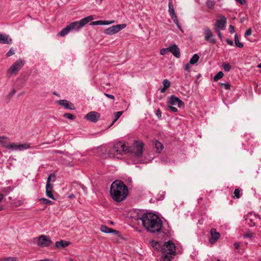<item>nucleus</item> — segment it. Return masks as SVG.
Instances as JSON below:
<instances>
[{"label": "nucleus", "instance_id": "10", "mask_svg": "<svg viewBox=\"0 0 261 261\" xmlns=\"http://www.w3.org/2000/svg\"><path fill=\"white\" fill-rule=\"evenodd\" d=\"M205 40L211 44L216 43V40L215 38L214 35L211 30L208 27H205L203 31Z\"/></svg>", "mask_w": 261, "mask_h": 261}, {"label": "nucleus", "instance_id": "18", "mask_svg": "<svg viewBox=\"0 0 261 261\" xmlns=\"http://www.w3.org/2000/svg\"><path fill=\"white\" fill-rule=\"evenodd\" d=\"M12 39L9 35L0 34V43L10 44Z\"/></svg>", "mask_w": 261, "mask_h": 261}, {"label": "nucleus", "instance_id": "40", "mask_svg": "<svg viewBox=\"0 0 261 261\" xmlns=\"http://www.w3.org/2000/svg\"><path fill=\"white\" fill-rule=\"evenodd\" d=\"M168 51V47L167 48H162L160 50V54L162 55H165Z\"/></svg>", "mask_w": 261, "mask_h": 261}, {"label": "nucleus", "instance_id": "31", "mask_svg": "<svg viewBox=\"0 0 261 261\" xmlns=\"http://www.w3.org/2000/svg\"><path fill=\"white\" fill-rule=\"evenodd\" d=\"M222 67L225 71H229L231 69V65L228 63H223L222 64Z\"/></svg>", "mask_w": 261, "mask_h": 261}, {"label": "nucleus", "instance_id": "47", "mask_svg": "<svg viewBox=\"0 0 261 261\" xmlns=\"http://www.w3.org/2000/svg\"><path fill=\"white\" fill-rule=\"evenodd\" d=\"M216 30L217 31L218 37H219V38L220 39H221L222 38V35L220 31L221 30Z\"/></svg>", "mask_w": 261, "mask_h": 261}, {"label": "nucleus", "instance_id": "26", "mask_svg": "<svg viewBox=\"0 0 261 261\" xmlns=\"http://www.w3.org/2000/svg\"><path fill=\"white\" fill-rule=\"evenodd\" d=\"M199 59V56L198 54H195L190 60V64L194 65L196 63Z\"/></svg>", "mask_w": 261, "mask_h": 261}, {"label": "nucleus", "instance_id": "32", "mask_svg": "<svg viewBox=\"0 0 261 261\" xmlns=\"http://www.w3.org/2000/svg\"><path fill=\"white\" fill-rule=\"evenodd\" d=\"M40 201L44 204H52L53 202L45 198H42L40 199Z\"/></svg>", "mask_w": 261, "mask_h": 261}, {"label": "nucleus", "instance_id": "44", "mask_svg": "<svg viewBox=\"0 0 261 261\" xmlns=\"http://www.w3.org/2000/svg\"><path fill=\"white\" fill-rule=\"evenodd\" d=\"M105 95L106 97H107L108 98H109L110 99H114V96L113 95H111V94H107V93H105Z\"/></svg>", "mask_w": 261, "mask_h": 261}, {"label": "nucleus", "instance_id": "30", "mask_svg": "<svg viewBox=\"0 0 261 261\" xmlns=\"http://www.w3.org/2000/svg\"><path fill=\"white\" fill-rule=\"evenodd\" d=\"M224 75L222 71L218 72L214 77V80L215 81H218L219 80L221 79Z\"/></svg>", "mask_w": 261, "mask_h": 261}, {"label": "nucleus", "instance_id": "2", "mask_svg": "<svg viewBox=\"0 0 261 261\" xmlns=\"http://www.w3.org/2000/svg\"><path fill=\"white\" fill-rule=\"evenodd\" d=\"M140 219L142 221V225L147 231L152 233L161 232L163 222L156 215L151 213H145L140 218Z\"/></svg>", "mask_w": 261, "mask_h": 261}, {"label": "nucleus", "instance_id": "17", "mask_svg": "<svg viewBox=\"0 0 261 261\" xmlns=\"http://www.w3.org/2000/svg\"><path fill=\"white\" fill-rule=\"evenodd\" d=\"M168 51L172 54L176 58H179L180 53L179 48L176 44H172L168 47Z\"/></svg>", "mask_w": 261, "mask_h": 261}, {"label": "nucleus", "instance_id": "25", "mask_svg": "<svg viewBox=\"0 0 261 261\" xmlns=\"http://www.w3.org/2000/svg\"><path fill=\"white\" fill-rule=\"evenodd\" d=\"M150 244L151 246L156 250H159L160 249L161 250V248L163 245H161L159 242L155 241H151L150 242Z\"/></svg>", "mask_w": 261, "mask_h": 261}, {"label": "nucleus", "instance_id": "48", "mask_svg": "<svg viewBox=\"0 0 261 261\" xmlns=\"http://www.w3.org/2000/svg\"><path fill=\"white\" fill-rule=\"evenodd\" d=\"M222 85L224 86L226 89L228 90L230 89V85L228 83L222 84Z\"/></svg>", "mask_w": 261, "mask_h": 261}, {"label": "nucleus", "instance_id": "45", "mask_svg": "<svg viewBox=\"0 0 261 261\" xmlns=\"http://www.w3.org/2000/svg\"><path fill=\"white\" fill-rule=\"evenodd\" d=\"M170 17L173 20V22L178 19L176 14L171 15Z\"/></svg>", "mask_w": 261, "mask_h": 261}, {"label": "nucleus", "instance_id": "33", "mask_svg": "<svg viewBox=\"0 0 261 261\" xmlns=\"http://www.w3.org/2000/svg\"><path fill=\"white\" fill-rule=\"evenodd\" d=\"M208 7L212 8L215 5V1L214 0H207L206 3Z\"/></svg>", "mask_w": 261, "mask_h": 261}, {"label": "nucleus", "instance_id": "27", "mask_svg": "<svg viewBox=\"0 0 261 261\" xmlns=\"http://www.w3.org/2000/svg\"><path fill=\"white\" fill-rule=\"evenodd\" d=\"M168 7H169L168 12L169 13L170 16L175 14V13L174 12L173 5L171 1H169V2Z\"/></svg>", "mask_w": 261, "mask_h": 261}, {"label": "nucleus", "instance_id": "50", "mask_svg": "<svg viewBox=\"0 0 261 261\" xmlns=\"http://www.w3.org/2000/svg\"><path fill=\"white\" fill-rule=\"evenodd\" d=\"M226 42L228 44L230 45H232L233 44V41L230 39H227Z\"/></svg>", "mask_w": 261, "mask_h": 261}, {"label": "nucleus", "instance_id": "24", "mask_svg": "<svg viewBox=\"0 0 261 261\" xmlns=\"http://www.w3.org/2000/svg\"><path fill=\"white\" fill-rule=\"evenodd\" d=\"M69 244V242L63 240H61L60 241H57L55 243V246L57 248L59 247H65L68 246Z\"/></svg>", "mask_w": 261, "mask_h": 261}, {"label": "nucleus", "instance_id": "59", "mask_svg": "<svg viewBox=\"0 0 261 261\" xmlns=\"http://www.w3.org/2000/svg\"><path fill=\"white\" fill-rule=\"evenodd\" d=\"M163 198H163H159V199L162 200Z\"/></svg>", "mask_w": 261, "mask_h": 261}, {"label": "nucleus", "instance_id": "1", "mask_svg": "<svg viewBox=\"0 0 261 261\" xmlns=\"http://www.w3.org/2000/svg\"><path fill=\"white\" fill-rule=\"evenodd\" d=\"M144 143L139 140H136L134 142L133 146L130 147L121 142H119L114 145L113 147L108 151V155L110 158H115L114 152L117 154H126L130 152L132 156L135 157L139 161L144 164L148 163L153 159V156H150L148 159H141L140 158L142 154Z\"/></svg>", "mask_w": 261, "mask_h": 261}, {"label": "nucleus", "instance_id": "38", "mask_svg": "<svg viewBox=\"0 0 261 261\" xmlns=\"http://www.w3.org/2000/svg\"><path fill=\"white\" fill-rule=\"evenodd\" d=\"M252 34V30L251 28L248 29L245 33L244 36L247 38L248 36L251 35Z\"/></svg>", "mask_w": 261, "mask_h": 261}, {"label": "nucleus", "instance_id": "46", "mask_svg": "<svg viewBox=\"0 0 261 261\" xmlns=\"http://www.w3.org/2000/svg\"><path fill=\"white\" fill-rule=\"evenodd\" d=\"M191 64H190V62L188 64H187L185 67V70H186V71H189L190 68V65Z\"/></svg>", "mask_w": 261, "mask_h": 261}, {"label": "nucleus", "instance_id": "37", "mask_svg": "<svg viewBox=\"0 0 261 261\" xmlns=\"http://www.w3.org/2000/svg\"><path fill=\"white\" fill-rule=\"evenodd\" d=\"M102 20H97L95 21H92L90 23L91 25H101Z\"/></svg>", "mask_w": 261, "mask_h": 261}, {"label": "nucleus", "instance_id": "29", "mask_svg": "<svg viewBox=\"0 0 261 261\" xmlns=\"http://www.w3.org/2000/svg\"><path fill=\"white\" fill-rule=\"evenodd\" d=\"M234 42L236 45L237 47H239L240 48H242L243 47V44L242 43L240 42L239 41V37L237 34H236L234 35Z\"/></svg>", "mask_w": 261, "mask_h": 261}, {"label": "nucleus", "instance_id": "51", "mask_svg": "<svg viewBox=\"0 0 261 261\" xmlns=\"http://www.w3.org/2000/svg\"><path fill=\"white\" fill-rule=\"evenodd\" d=\"M239 243H237V242H236L234 243V248L236 249H239Z\"/></svg>", "mask_w": 261, "mask_h": 261}, {"label": "nucleus", "instance_id": "15", "mask_svg": "<svg viewBox=\"0 0 261 261\" xmlns=\"http://www.w3.org/2000/svg\"><path fill=\"white\" fill-rule=\"evenodd\" d=\"M53 185L50 184V177L48 178L46 185V195L48 197L53 200H55V198L53 193Z\"/></svg>", "mask_w": 261, "mask_h": 261}, {"label": "nucleus", "instance_id": "39", "mask_svg": "<svg viewBox=\"0 0 261 261\" xmlns=\"http://www.w3.org/2000/svg\"><path fill=\"white\" fill-rule=\"evenodd\" d=\"M115 21L114 20L112 21H108V20H102L101 25H108L111 23H114Z\"/></svg>", "mask_w": 261, "mask_h": 261}, {"label": "nucleus", "instance_id": "43", "mask_svg": "<svg viewBox=\"0 0 261 261\" xmlns=\"http://www.w3.org/2000/svg\"><path fill=\"white\" fill-rule=\"evenodd\" d=\"M229 30L230 33H233L234 32V27L232 25H229Z\"/></svg>", "mask_w": 261, "mask_h": 261}, {"label": "nucleus", "instance_id": "6", "mask_svg": "<svg viewBox=\"0 0 261 261\" xmlns=\"http://www.w3.org/2000/svg\"><path fill=\"white\" fill-rule=\"evenodd\" d=\"M49 237L42 234L36 238V243L39 247L44 248L48 247L51 243Z\"/></svg>", "mask_w": 261, "mask_h": 261}, {"label": "nucleus", "instance_id": "4", "mask_svg": "<svg viewBox=\"0 0 261 261\" xmlns=\"http://www.w3.org/2000/svg\"><path fill=\"white\" fill-rule=\"evenodd\" d=\"M93 19V16L90 15L82 19L80 21H74L63 29L61 32L59 33L58 36L64 37L70 32L78 31L85 24L92 21Z\"/></svg>", "mask_w": 261, "mask_h": 261}, {"label": "nucleus", "instance_id": "20", "mask_svg": "<svg viewBox=\"0 0 261 261\" xmlns=\"http://www.w3.org/2000/svg\"><path fill=\"white\" fill-rule=\"evenodd\" d=\"M0 145L6 148L11 149L12 144L10 143L8 139L4 137H0Z\"/></svg>", "mask_w": 261, "mask_h": 261}, {"label": "nucleus", "instance_id": "28", "mask_svg": "<svg viewBox=\"0 0 261 261\" xmlns=\"http://www.w3.org/2000/svg\"><path fill=\"white\" fill-rule=\"evenodd\" d=\"M123 112L119 111L114 113V119L112 122V125L122 115Z\"/></svg>", "mask_w": 261, "mask_h": 261}, {"label": "nucleus", "instance_id": "41", "mask_svg": "<svg viewBox=\"0 0 261 261\" xmlns=\"http://www.w3.org/2000/svg\"><path fill=\"white\" fill-rule=\"evenodd\" d=\"M169 108L174 113H175L177 111V109L174 107L173 106H168Z\"/></svg>", "mask_w": 261, "mask_h": 261}, {"label": "nucleus", "instance_id": "3", "mask_svg": "<svg viewBox=\"0 0 261 261\" xmlns=\"http://www.w3.org/2000/svg\"><path fill=\"white\" fill-rule=\"evenodd\" d=\"M110 192V195L114 201L121 202L126 198L128 189L123 182L120 180H116L112 184Z\"/></svg>", "mask_w": 261, "mask_h": 261}, {"label": "nucleus", "instance_id": "21", "mask_svg": "<svg viewBox=\"0 0 261 261\" xmlns=\"http://www.w3.org/2000/svg\"><path fill=\"white\" fill-rule=\"evenodd\" d=\"M153 145L156 149V152L161 153L164 148L163 145L156 140H154L152 141Z\"/></svg>", "mask_w": 261, "mask_h": 261}, {"label": "nucleus", "instance_id": "9", "mask_svg": "<svg viewBox=\"0 0 261 261\" xmlns=\"http://www.w3.org/2000/svg\"><path fill=\"white\" fill-rule=\"evenodd\" d=\"M126 26V24L115 25L106 29L104 32L106 34L112 35L124 29Z\"/></svg>", "mask_w": 261, "mask_h": 261}, {"label": "nucleus", "instance_id": "36", "mask_svg": "<svg viewBox=\"0 0 261 261\" xmlns=\"http://www.w3.org/2000/svg\"><path fill=\"white\" fill-rule=\"evenodd\" d=\"M234 198H239L240 197V191L238 189H236L234 191Z\"/></svg>", "mask_w": 261, "mask_h": 261}, {"label": "nucleus", "instance_id": "35", "mask_svg": "<svg viewBox=\"0 0 261 261\" xmlns=\"http://www.w3.org/2000/svg\"><path fill=\"white\" fill-rule=\"evenodd\" d=\"M64 116L66 118H68L69 119H73L74 118V116L73 115H72L70 113H65L64 114Z\"/></svg>", "mask_w": 261, "mask_h": 261}, {"label": "nucleus", "instance_id": "14", "mask_svg": "<svg viewBox=\"0 0 261 261\" xmlns=\"http://www.w3.org/2000/svg\"><path fill=\"white\" fill-rule=\"evenodd\" d=\"M211 237L209 241L211 244L215 243L220 237L219 232H217L215 228H212L210 230Z\"/></svg>", "mask_w": 261, "mask_h": 261}, {"label": "nucleus", "instance_id": "12", "mask_svg": "<svg viewBox=\"0 0 261 261\" xmlns=\"http://www.w3.org/2000/svg\"><path fill=\"white\" fill-rule=\"evenodd\" d=\"M177 105L179 108H181L184 106V102L181 100L177 97L174 96L173 95L171 96L168 100L167 105L168 106H174Z\"/></svg>", "mask_w": 261, "mask_h": 261}, {"label": "nucleus", "instance_id": "5", "mask_svg": "<svg viewBox=\"0 0 261 261\" xmlns=\"http://www.w3.org/2000/svg\"><path fill=\"white\" fill-rule=\"evenodd\" d=\"M161 252L163 254L162 257L163 261H170L175 253L174 244L171 241L165 242L161 248Z\"/></svg>", "mask_w": 261, "mask_h": 261}, {"label": "nucleus", "instance_id": "56", "mask_svg": "<svg viewBox=\"0 0 261 261\" xmlns=\"http://www.w3.org/2000/svg\"><path fill=\"white\" fill-rule=\"evenodd\" d=\"M3 197H4L3 194L0 193V201H1V200L3 199Z\"/></svg>", "mask_w": 261, "mask_h": 261}, {"label": "nucleus", "instance_id": "34", "mask_svg": "<svg viewBox=\"0 0 261 261\" xmlns=\"http://www.w3.org/2000/svg\"><path fill=\"white\" fill-rule=\"evenodd\" d=\"M15 54V50L12 48H10V49L7 53L6 56L9 57L11 56L12 55Z\"/></svg>", "mask_w": 261, "mask_h": 261}, {"label": "nucleus", "instance_id": "57", "mask_svg": "<svg viewBox=\"0 0 261 261\" xmlns=\"http://www.w3.org/2000/svg\"><path fill=\"white\" fill-rule=\"evenodd\" d=\"M257 67L258 68H261V63L259 64L258 65H257Z\"/></svg>", "mask_w": 261, "mask_h": 261}, {"label": "nucleus", "instance_id": "49", "mask_svg": "<svg viewBox=\"0 0 261 261\" xmlns=\"http://www.w3.org/2000/svg\"><path fill=\"white\" fill-rule=\"evenodd\" d=\"M235 1L241 5H243L246 3L245 0H235Z\"/></svg>", "mask_w": 261, "mask_h": 261}, {"label": "nucleus", "instance_id": "55", "mask_svg": "<svg viewBox=\"0 0 261 261\" xmlns=\"http://www.w3.org/2000/svg\"><path fill=\"white\" fill-rule=\"evenodd\" d=\"M174 22L175 23L176 25H178V24L179 23L178 19L174 21Z\"/></svg>", "mask_w": 261, "mask_h": 261}, {"label": "nucleus", "instance_id": "42", "mask_svg": "<svg viewBox=\"0 0 261 261\" xmlns=\"http://www.w3.org/2000/svg\"><path fill=\"white\" fill-rule=\"evenodd\" d=\"M156 116L159 118H160L161 117V116H162V113H161V111L158 109L156 111V113H155Z\"/></svg>", "mask_w": 261, "mask_h": 261}, {"label": "nucleus", "instance_id": "19", "mask_svg": "<svg viewBox=\"0 0 261 261\" xmlns=\"http://www.w3.org/2000/svg\"><path fill=\"white\" fill-rule=\"evenodd\" d=\"M58 103L64 108L70 110L74 109L73 104L67 100H60L58 101Z\"/></svg>", "mask_w": 261, "mask_h": 261}, {"label": "nucleus", "instance_id": "7", "mask_svg": "<svg viewBox=\"0 0 261 261\" xmlns=\"http://www.w3.org/2000/svg\"><path fill=\"white\" fill-rule=\"evenodd\" d=\"M25 62L23 60L19 59L14 63L9 68V72L12 74L15 75L21 69L24 65Z\"/></svg>", "mask_w": 261, "mask_h": 261}, {"label": "nucleus", "instance_id": "23", "mask_svg": "<svg viewBox=\"0 0 261 261\" xmlns=\"http://www.w3.org/2000/svg\"><path fill=\"white\" fill-rule=\"evenodd\" d=\"M163 87L160 90L161 93H164L167 90L170 86V83L168 80L165 79L163 81Z\"/></svg>", "mask_w": 261, "mask_h": 261}, {"label": "nucleus", "instance_id": "54", "mask_svg": "<svg viewBox=\"0 0 261 261\" xmlns=\"http://www.w3.org/2000/svg\"><path fill=\"white\" fill-rule=\"evenodd\" d=\"M55 175L54 174H51L49 175V176H48V178L50 177V180L51 177H55Z\"/></svg>", "mask_w": 261, "mask_h": 261}, {"label": "nucleus", "instance_id": "60", "mask_svg": "<svg viewBox=\"0 0 261 261\" xmlns=\"http://www.w3.org/2000/svg\"><path fill=\"white\" fill-rule=\"evenodd\" d=\"M100 2H102L103 0H100Z\"/></svg>", "mask_w": 261, "mask_h": 261}, {"label": "nucleus", "instance_id": "58", "mask_svg": "<svg viewBox=\"0 0 261 261\" xmlns=\"http://www.w3.org/2000/svg\"><path fill=\"white\" fill-rule=\"evenodd\" d=\"M73 196V195H70V198L72 197Z\"/></svg>", "mask_w": 261, "mask_h": 261}, {"label": "nucleus", "instance_id": "16", "mask_svg": "<svg viewBox=\"0 0 261 261\" xmlns=\"http://www.w3.org/2000/svg\"><path fill=\"white\" fill-rule=\"evenodd\" d=\"M11 149L12 150H19L22 151L23 150L30 148V144L29 143H23V144H12Z\"/></svg>", "mask_w": 261, "mask_h": 261}, {"label": "nucleus", "instance_id": "22", "mask_svg": "<svg viewBox=\"0 0 261 261\" xmlns=\"http://www.w3.org/2000/svg\"><path fill=\"white\" fill-rule=\"evenodd\" d=\"M100 230L102 232L107 233H118V231L117 230L113 229H112L110 227H108L105 225H102L100 227Z\"/></svg>", "mask_w": 261, "mask_h": 261}, {"label": "nucleus", "instance_id": "61", "mask_svg": "<svg viewBox=\"0 0 261 261\" xmlns=\"http://www.w3.org/2000/svg\"><path fill=\"white\" fill-rule=\"evenodd\" d=\"M217 261H220L219 259L217 260Z\"/></svg>", "mask_w": 261, "mask_h": 261}, {"label": "nucleus", "instance_id": "53", "mask_svg": "<svg viewBox=\"0 0 261 261\" xmlns=\"http://www.w3.org/2000/svg\"><path fill=\"white\" fill-rule=\"evenodd\" d=\"M176 26H177V28L179 29V30H180V31H181V32H184V30H182V29L181 28V26H180V24H179V23L178 24V25H176Z\"/></svg>", "mask_w": 261, "mask_h": 261}, {"label": "nucleus", "instance_id": "52", "mask_svg": "<svg viewBox=\"0 0 261 261\" xmlns=\"http://www.w3.org/2000/svg\"><path fill=\"white\" fill-rule=\"evenodd\" d=\"M252 234L251 233H246L244 234V237L245 238H251L252 237Z\"/></svg>", "mask_w": 261, "mask_h": 261}, {"label": "nucleus", "instance_id": "13", "mask_svg": "<svg viewBox=\"0 0 261 261\" xmlns=\"http://www.w3.org/2000/svg\"><path fill=\"white\" fill-rule=\"evenodd\" d=\"M85 118L90 122L95 123L100 118V114L96 112L91 111L86 114Z\"/></svg>", "mask_w": 261, "mask_h": 261}, {"label": "nucleus", "instance_id": "8", "mask_svg": "<svg viewBox=\"0 0 261 261\" xmlns=\"http://www.w3.org/2000/svg\"><path fill=\"white\" fill-rule=\"evenodd\" d=\"M246 223L249 226H255L258 219H260V217L253 212L249 213L246 216H245Z\"/></svg>", "mask_w": 261, "mask_h": 261}, {"label": "nucleus", "instance_id": "11", "mask_svg": "<svg viewBox=\"0 0 261 261\" xmlns=\"http://www.w3.org/2000/svg\"><path fill=\"white\" fill-rule=\"evenodd\" d=\"M219 18L216 21L215 25V30H224L226 28V18L223 15H219Z\"/></svg>", "mask_w": 261, "mask_h": 261}]
</instances>
